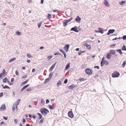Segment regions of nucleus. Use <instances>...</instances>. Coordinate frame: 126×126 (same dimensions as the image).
<instances>
[{
  "label": "nucleus",
  "instance_id": "nucleus-26",
  "mask_svg": "<svg viewBox=\"0 0 126 126\" xmlns=\"http://www.w3.org/2000/svg\"><path fill=\"white\" fill-rule=\"evenodd\" d=\"M37 114L39 116V119H40L42 118V115L40 113H37Z\"/></svg>",
  "mask_w": 126,
  "mask_h": 126
},
{
  "label": "nucleus",
  "instance_id": "nucleus-44",
  "mask_svg": "<svg viewBox=\"0 0 126 126\" xmlns=\"http://www.w3.org/2000/svg\"><path fill=\"white\" fill-rule=\"evenodd\" d=\"M27 75H24L22 77V79L26 78L27 77Z\"/></svg>",
  "mask_w": 126,
  "mask_h": 126
},
{
  "label": "nucleus",
  "instance_id": "nucleus-53",
  "mask_svg": "<svg viewBox=\"0 0 126 126\" xmlns=\"http://www.w3.org/2000/svg\"><path fill=\"white\" fill-rule=\"evenodd\" d=\"M14 121L15 122V124H17V119H15L14 120Z\"/></svg>",
  "mask_w": 126,
  "mask_h": 126
},
{
  "label": "nucleus",
  "instance_id": "nucleus-31",
  "mask_svg": "<svg viewBox=\"0 0 126 126\" xmlns=\"http://www.w3.org/2000/svg\"><path fill=\"white\" fill-rule=\"evenodd\" d=\"M5 125V123H4L3 121L1 122L0 124V126H4Z\"/></svg>",
  "mask_w": 126,
  "mask_h": 126
},
{
  "label": "nucleus",
  "instance_id": "nucleus-12",
  "mask_svg": "<svg viewBox=\"0 0 126 126\" xmlns=\"http://www.w3.org/2000/svg\"><path fill=\"white\" fill-rule=\"evenodd\" d=\"M70 46V45L68 44H66L65 45L63 49H69Z\"/></svg>",
  "mask_w": 126,
  "mask_h": 126
},
{
  "label": "nucleus",
  "instance_id": "nucleus-36",
  "mask_svg": "<svg viewBox=\"0 0 126 126\" xmlns=\"http://www.w3.org/2000/svg\"><path fill=\"white\" fill-rule=\"evenodd\" d=\"M42 21H41L38 24V27L39 28H40V26H41L42 24Z\"/></svg>",
  "mask_w": 126,
  "mask_h": 126
},
{
  "label": "nucleus",
  "instance_id": "nucleus-3",
  "mask_svg": "<svg viewBox=\"0 0 126 126\" xmlns=\"http://www.w3.org/2000/svg\"><path fill=\"white\" fill-rule=\"evenodd\" d=\"M72 19L73 18L71 17L70 19L66 20L63 23V26H66L67 25V23L70 22Z\"/></svg>",
  "mask_w": 126,
  "mask_h": 126
},
{
  "label": "nucleus",
  "instance_id": "nucleus-13",
  "mask_svg": "<svg viewBox=\"0 0 126 126\" xmlns=\"http://www.w3.org/2000/svg\"><path fill=\"white\" fill-rule=\"evenodd\" d=\"M110 54L114 55L115 54L116 52L114 50H110Z\"/></svg>",
  "mask_w": 126,
  "mask_h": 126
},
{
  "label": "nucleus",
  "instance_id": "nucleus-8",
  "mask_svg": "<svg viewBox=\"0 0 126 126\" xmlns=\"http://www.w3.org/2000/svg\"><path fill=\"white\" fill-rule=\"evenodd\" d=\"M81 19V18L78 16L76 18L75 20L77 22L79 23L80 22Z\"/></svg>",
  "mask_w": 126,
  "mask_h": 126
},
{
  "label": "nucleus",
  "instance_id": "nucleus-9",
  "mask_svg": "<svg viewBox=\"0 0 126 126\" xmlns=\"http://www.w3.org/2000/svg\"><path fill=\"white\" fill-rule=\"evenodd\" d=\"M76 87H77L76 85H75L74 84H72L70 86L68 87V88L70 90H72L73 88Z\"/></svg>",
  "mask_w": 126,
  "mask_h": 126
},
{
  "label": "nucleus",
  "instance_id": "nucleus-35",
  "mask_svg": "<svg viewBox=\"0 0 126 126\" xmlns=\"http://www.w3.org/2000/svg\"><path fill=\"white\" fill-rule=\"evenodd\" d=\"M62 84V82H61V81H59L57 83V87H58L59 86V85H61Z\"/></svg>",
  "mask_w": 126,
  "mask_h": 126
},
{
  "label": "nucleus",
  "instance_id": "nucleus-4",
  "mask_svg": "<svg viewBox=\"0 0 126 126\" xmlns=\"http://www.w3.org/2000/svg\"><path fill=\"white\" fill-rule=\"evenodd\" d=\"M40 109L42 110V112H44V113L46 114L49 112V110L45 108H41Z\"/></svg>",
  "mask_w": 126,
  "mask_h": 126
},
{
  "label": "nucleus",
  "instance_id": "nucleus-40",
  "mask_svg": "<svg viewBox=\"0 0 126 126\" xmlns=\"http://www.w3.org/2000/svg\"><path fill=\"white\" fill-rule=\"evenodd\" d=\"M16 34L18 35H20L21 34V32L18 31H17L16 32Z\"/></svg>",
  "mask_w": 126,
  "mask_h": 126
},
{
  "label": "nucleus",
  "instance_id": "nucleus-55",
  "mask_svg": "<svg viewBox=\"0 0 126 126\" xmlns=\"http://www.w3.org/2000/svg\"><path fill=\"white\" fill-rule=\"evenodd\" d=\"M12 109L13 111H14L15 110V107L14 105H13V106L12 107Z\"/></svg>",
  "mask_w": 126,
  "mask_h": 126
},
{
  "label": "nucleus",
  "instance_id": "nucleus-19",
  "mask_svg": "<svg viewBox=\"0 0 126 126\" xmlns=\"http://www.w3.org/2000/svg\"><path fill=\"white\" fill-rule=\"evenodd\" d=\"M50 79L49 78L46 79L44 82V84H46L50 80Z\"/></svg>",
  "mask_w": 126,
  "mask_h": 126
},
{
  "label": "nucleus",
  "instance_id": "nucleus-56",
  "mask_svg": "<svg viewBox=\"0 0 126 126\" xmlns=\"http://www.w3.org/2000/svg\"><path fill=\"white\" fill-rule=\"evenodd\" d=\"M17 106L18 105H15L16 109V111L18 110V107H17Z\"/></svg>",
  "mask_w": 126,
  "mask_h": 126
},
{
  "label": "nucleus",
  "instance_id": "nucleus-49",
  "mask_svg": "<svg viewBox=\"0 0 126 126\" xmlns=\"http://www.w3.org/2000/svg\"><path fill=\"white\" fill-rule=\"evenodd\" d=\"M26 88V87L24 86L21 89V91H22L23 90L25 89Z\"/></svg>",
  "mask_w": 126,
  "mask_h": 126
},
{
  "label": "nucleus",
  "instance_id": "nucleus-47",
  "mask_svg": "<svg viewBox=\"0 0 126 126\" xmlns=\"http://www.w3.org/2000/svg\"><path fill=\"white\" fill-rule=\"evenodd\" d=\"M3 75L4 74H3L2 73H0V78H2V77Z\"/></svg>",
  "mask_w": 126,
  "mask_h": 126
},
{
  "label": "nucleus",
  "instance_id": "nucleus-62",
  "mask_svg": "<svg viewBox=\"0 0 126 126\" xmlns=\"http://www.w3.org/2000/svg\"><path fill=\"white\" fill-rule=\"evenodd\" d=\"M22 122L24 124V123L26 122V120L25 119L23 118V119Z\"/></svg>",
  "mask_w": 126,
  "mask_h": 126
},
{
  "label": "nucleus",
  "instance_id": "nucleus-21",
  "mask_svg": "<svg viewBox=\"0 0 126 126\" xmlns=\"http://www.w3.org/2000/svg\"><path fill=\"white\" fill-rule=\"evenodd\" d=\"M110 53H108L107 55V57L108 59H110Z\"/></svg>",
  "mask_w": 126,
  "mask_h": 126
},
{
  "label": "nucleus",
  "instance_id": "nucleus-39",
  "mask_svg": "<svg viewBox=\"0 0 126 126\" xmlns=\"http://www.w3.org/2000/svg\"><path fill=\"white\" fill-rule=\"evenodd\" d=\"M120 4L121 5H122L123 4H124V3H125V1H121V2H120Z\"/></svg>",
  "mask_w": 126,
  "mask_h": 126
},
{
  "label": "nucleus",
  "instance_id": "nucleus-27",
  "mask_svg": "<svg viewBox=\"0 0 126 126\" xmlns=\"http://www.w3.org/2000/svg\"><path fill=\"white\" fill-rule=\"evenodd\" d=\"M28 81V80L25 81L24 82H23L21 84V85H22L26 84Z\"/></svg>",
  "mask_w": 126,
  "mask_h": 126
},
{
  "label": "nucleus",
  "instance_id": "nucleus-6",
  "mask_svg": "<svg viewBox=\"0 0 126 126\" xmlns=\"http://www.w3.org/2000/svg\"><path fill=\"white\" fill-rule=\"evenodd\" d=\"M77 28L78 27L76 26H75L74 27L72 28L70 31H73L76 32H78L79 31L77 29Z\"/></svg>",
  "mask_w": 126,
  "mask_h": 126
},
{
  "label": "nucleus",
  "instance_id": "nucleus-30",
  "mask_svg": "<svg viewBox=\"0 0 126 126\" xmlns=\"http://www.w3.org/2000/svg\"><path fill=\"white\" fill-rule=\"evenodd\" d=\"M48 107L50 109L54 110V109L53 107L51 105H49Z\"/></svg>",
  "mask_w": 126,
  "mask_h": 126
},
{
  "label": "nucleus",
  "instance_id": "nucleus-58",
  "mask_svg": "<svg viewBox=\"0 0 126 126\" xmlns=\"http://www.w3.org/2000/svg\"><path fill=\"white\" fill-rule=\"evenodd\" d=\"M52 57V56H48L47 57V58L49 59H51Z\"/></svg>",
  "mask_w": 126,
  "mask_h": 126
},
{
  "label": "nucleus",
  "instance_id": "nucleus-50",
  "mask_svg": "<svg viewBox=\"0 0 126 126\" xmlns=\"http://www.w3.org/2000/svg\"><path fill=\"white\" fill-rule=\"evenodd\" d=\"M27 56L29 58H31L32 57V56L29 53H28L27 54Z\"/></svg>",
  "mask_w": 126,
  "mask_h": 126
},
{
  "label": "nucleus",
  "instance_id": "nucleus-10",
  "mask_svg": "<svg viewBox=\"0 0 126 126\" xmlns=\"http://www.w3.org/2000/svg\"><path fill=\"white\" fill-rule=\"evenodd\" d=\"M56 63V62L55 63L53 64L51 67L49 69V71H51L54 68L55 66Z\"/></svg>",
  "mask_w": 126,
  "mask_h": 126
},
{
  "label": "nucleus",
  "instance_id": "nucleus-17",
  "mask_svg": "<svg viewBox=\"0 0 126 126\" xmlns=\"http://www.w3.org/2000/svg\"><path fill=\"white\" fill-rule=\"evenodd\" d=\"M78 80L80 81H84L86 80L87 79H85L83 78H79V79H78Z\"/></svg>",
  "mask_w": 126,
  "mask_h": 126
},
{
  "label": "nucleus",
  "instance_id": "nucleus-24",
  "mask_svg": "<svg viewBox=\"0 0 126 126\" xmlns=\"http://www.w3.org/2000/svg\"><path fill=\"white\" fill-rule=\"evenodd\" d=\"M16 59V58H12L10 60L9 62L10 63H11L13 61L15 60Z\"/></svg>",
  "mask_w": 126,
  "mask_h": 126
},
{
  "label": "nucleus",
  "instance_id": "nucleus-51",
  "mask_svg": "<svg viewBox=\"0 0 126 126\" xmlns=\"http://www.w3.org/2000/svg\"><path fill=\"white\" fill-rule=\"evenodd\" d=\"M31 88H30V87H29V88H28L27 89H26V91H31Z\"/></svg>",
  "mask_w": 126,
  "mask_h": 126
},
{
  "label": "nucleus",
  "instance_id": "nucleus-7",
  "mask_svg": "<svg viewBox=\"0 0 126 126\" xmlns=\"http://www.w3.org/2000/svg\"><path fill=\"white\" fill-rule=\"evenodd\" d=\"M115 31V30L114 29H110L108 30V32L107 34L109 35L110 34L113 33Z\"/></svg>",
  "mask_w": 126,
  "mask_h": 126
},
{
  "label": "nucleus",
  "instance_id": "nucleus-63",
  "mask_svg": "<svg viewBox=\"0 0 126 126\" xmlns=\"http://www.w3.org/2000/svg\"><path fill=\"white\" fill-rule=\"evenodd\" d=\"M14 78H12L11 79V82L12 83L14 81Z\"/></svg>",
  "mask_w": 126,
  "mask_h": 126
},
{
  "label": "nucleus",
  "instance_id": "nucleus-32",
  "mask_svg": "<svg viewBox=\"0 0 126 126\" xmlns=\"http://www.w3.org/2000/svg\"><path fill=\"white\" fill-rule=\"evenodd\" d=\"M85 52V51H79L78 52V54L80 55L82 53Z\"/></svg>",
  "mask_w": 126,
  "mask_h": 126
},
{
  "label": "nucleus",
  "instance_id": "nucleus-14",
  "mask_svg": "<svg viewBox=\"0 0 126 126\" xmlns=\"http://www.w3.org/2000/svg\"><path fill=\"white\" fill-rule=\"evenodd\" d=\"M70 63H68L66 65L65 69V70H67L70 67Z\"/></svg>",
  "mask_w": 126,
  "mask_h": 126
},
{
  "label": "nucleus",
  "instance_id": "nucleus-37",
  "mask_svg": "<svg viewBox=\"0 0 126 126\" xmlns=\"http://www.w3.org/2000/svg\"><path fill=\"white\" fill-rule=\"evenodd\" d=\"M126 64V61H125L123 62V63L122 65L123 67H125V66Z\"/></svg>",
  "mask_w": 126,
  "mask_h": 126
},
{
  "label": "nucleus",
  "instance_id": "nucleus-20",
  "mask_svg": "<svg viewBox=\"0 0 126 126\" xmlns=\"http://www.w3.org/2000/svg\"><path fill=\"white\" fill-rule=\"evenodd\" d=\"M122 49L123 50H125L126 51V46L125 45H124L122 48Z\"/></svg>",
  "mask_w": 126,
  "mask_h": 126
},
{
  "label": "nucleus",
  "instance_id": "nucleus-25",
  "mask_svg": "<svg viewBox=\"0 0 126 126\" xmlns=\"http://www.w3.org/2000/svg\"><path fill=\"white\" fill-rule=\"evenodd\" d=\"M59 55L61 56H63V55L61 53L59 52H56L54 54V55L55 56L57 55Z\"/></svg>",
  "mask_w": 126,
  "mask_h": 126
},
{
  "label": "nucleus",
  "instance_id": "nucleus-52",
  "mask_svg": "<svg viewBox=\"0 0 126 126\" xmlns=\"http://www.w3.org/2000/svg\"><path fill=\"white\" fill-rule=\"evenodd\" d=\"M12 92L13 94V97H15V93L14 91V90H12Z\"/></svg>",
  "mask_w": 126,
  "mask_h": 126
},
{
  "label": "nucleus",
  "instance_id": "nucleus-41",
  "mask_svg": "<svg viewBox=\"0 0 126 126\" xmlns=\"http://www.w3.org/2000/svg\"><path fill=\"white\" fill-rule=\"evenodd\" d=\"M41 104H42V105L44 104L45 103V102L44 100L42 98L41 99Z\"/></svg>",
  "mask_w": 126,
  "mask_h": 126
},
{
  "label": "nucleus",
  "instance_id": "nucleus-60",
  "mask_svg": "<svg viewBox=\"0 0 126 126\" xmlns=\"http://www.w3.org/2000/svg\"><path fill=\"white\" fill-rule=\"evenodd\" d=\"M5 70L4 69L3 70L2 73L4 75L5 74Z\"/></svg>",
  "mask_w": 126,
  "mask_h": 126
},
{
  "label": "nucleus",
  "instance_id": "nucleus-22",
  "mask_svg": "<svg viewBox=\"0 0 126 126\" xmlns=\"http://www.w3.org/2000/svg\"><path fill=\"white\" fill-rule=\"evenodd\" d=\"M104 57H103L102 59V60L101 62V66H103V61L104 60Z\"/></svg>",
  "mask_w": 126,
  "mask_h": 126
},
{
  "label": "nucleus",
  "instance_id": "nucleus-34",
  "mask_svg": "<svg viewBox=\"0 0 126 126\" xmlns=\"http://www.w3.org/2000/svg\"><path fill=\"white\" fill-rule=\"evenodd\" d=\"M8 80L7 78H5L3 80V81L5 83Z\"/></svg>",
  "mask_w": 126,
  "mask_h": 126
},
{
  "label": "nucleus",
  "instance_id": "nucleus-5",
  "mask_svg": "<svg viewBox=\"0 0 126 126\" xmlns=\"http://www.w3.org/2000/svg\"><path fill=\"white\" fill-rule=\"evenodd\" d=\"M68 116L70 118H73L74 117V115L72 111H69L68 112Z\"/></svg>",
  "mask_w": 126,
  "mask_h": 126
},
{
  "label": "nucleus",
  "instance_id": "nucleus-38",
  "mask_svg": "<svg viewBox=\"0 0 126 126\" xmlns=\"http://www.w3.org/2000/svg\"><path fill=\"white\" fill-rule=\"evenodd\" d=\"M52 75H53V73L51 72V73H50V74H49V78H50V79H51L52 76Z\"/></svg>",
  "mask_w": 126,
  "mask_h": 126
},
{
  "label": "nucleus",
  "instance_id": "nucleus-15",
  "mask_svg": "<svg viewBox=\"0 0 126 126\" xmlns=\"http://www.w3.org/2000/svg\"><path fill=\"white\" fill-rule=\"evenodd\" d=\"M104 2V4L106 6L108 7L109 6V4L107 0H105Z\"/></svg>",
  "mask_w": 126,
  "mask_h": 126
},
{
  "label": "nucleus",
  "instance_id": "nucleus-57",
  "mask_svg": "<svg viewBox=\"0 0 126 126\" xmlns=\"http://www.w3.org/2000/svg\"><path fill=\"white\" fill-rule=\"evenodd\" d=\"M3 118L5 120H7L8 119V117H7L3 116Z\"/></svg>",
  "mask_w": 126,
  "mask_h": 126
},
{
  "label": "nucleus",
  "instance_id": "nucleus-59",
  "mask_svg": "<svg viewBox=\"0 0 126 126\" xmlns=\"http://www.w3.org/2000/svg\"><path fill=\"white\" fill-rule=\"evenodd\" d=\"M15 74L16 75H18V73L17 70H16L15 71Z\"/></svg>",
  "mask_w": 126,
  "mask_h": 126
},
{
  "label": "nucleus",
  "instance_id": "nucleus-45",
  "mask_svg": "<svg viewBox=\"0 0 126 126\" xmlns=\"http://www.w3.org/2000/svg\"><path fill=\"white\" fill-rule=\"evenodd\" d=\"M122 38L124 40H125L126 39V35H125L123 36L122 37Z\"/></svg>",
  "mask_w": 126,
  "mask_h": 126
},
{
  "label": "nucleus",
  "instance_id": "nucleus-1",
  "mask_svg": "<svg viewBox=\"0 0 126 126\" xmlns=\"http://www.w3.org/2000/svg\"><path fill=\"white\" fill-rule=\"evenodd\" d=\"M85 72L86 74L89 75H91L92 73V70L89 68H86L85 69Z\"/></svg>",
  "mask_w": 126,
  "mask_h": 126
},
{
  "label": "nucleus",
  "instance_id": "nucleus-64",
  "mask_svg": "<svg viewBox=\"0 0 126 126\" xmlns=\"http://www.w3.org/2000/svg\"><path fill=\"white\" fill-rule=\"evenodd\" d=\"M3 93H0V97H1V96H2L3 95Z\"/></svg>",
  "mask_w": 126,
  "mask_h": 126
},
{
  "label": "nucleus",
  "instance_id": "nucleus-16",
  "mask_svg": "<svg viewBox=\"0 0 126 126\" xmlns=\"http://www.w3.org/2000/svg\"><path fill=\"white\" fill-rule=\"evenodd\" d=\"M98 29L99 30V31L100 33H101L102 34H103L104 33V31L103 29L101 28H98Z\"/></svg>",
  "mask_w": 126,
  "mask_h": 126
},
{
  "label": "nucleus",
  "instance_id": "nucleus-28",
  "mask_svg": "<svg viewBox=\"0 0 126 126\" xmlns=\"http://www.w3.org/2000/svg\"><path fill=\"white\" fill-rule=\"evenodd\" d=\"M52 16V15L50 14H48V16H47V18L48 19H49L50 18H51Z\"/></svg>",
  "mask_w": 126,
  "mask_h": 126
},
{
  "label": "nucleus",
  "instance_id": "nucleus-18",
  "mask_svg": "<svg viewBox=\"0 0 126 126\" xmlns=\"http://www.w3.org/2000/svg\"><path fill=\"white\" fill-rule=\"evenodd\" d=\"M109 64V62L107 61L104 60L103 61V66L104 64H105L106 65H108Z\"/></svg>",
  "mask_w": 126,
  "mask_h": 126
},
{
  "label": "nucleus",
  "instance_id": "nucleus-2",
  "mask_svg": "<svg viewBox=\"0 0 126 126\" xmlns=\"http://www.w3.org/2000/svg\"><path fill=\"white\" fill-rule=\"evenodd\" d=\"M119 73L117 72H114L112 75V77L113 78L118 77L119 76Z\"/></svg>",
  "mask_w": 126,
  "mask_h": 126
},
{
  "label": "nucleus",
  "instance_id": "nucleus-43",
  "mask_svg": "<svg viewBox=\"0 0 126 126\" xmlns=\"http://www.w3.org/2000/svg\"><path fill=\"white\" fill-rule=\"evenodd\" d=\"M44 121V118H42L40 121L39 122V124L42 123Z\"/></svg>",
  "mask_w": 126,
  "mask_h": 126
},
{
  "label": "nucleus",
  "instance_id": "nucleus-46",
  "mask_svg": "<svg viewBox=\"0 0 126 126\" xmlns=\"http://www.w3.org/2000/svg\"><path fill=\"white\" fill-rule=\"evenodd\" d=\"M68 82V79H65L64 82V83L65 84H66Z\"/></svg>",
  "mask_w": 126,
  "mask_h": 126
},
{
  "label": "nucleus",
  "instance_id": "nucleus-11",
  "mask_svg": "<svg viewBox=\"0 0 126 126\" xmlns=\"http://www.w3.org/2000/svg\"><path fill=\"white\" fill-rule=\"evenodd\" d=\"M6 107L5 105H2L0 108V111L1 110H5Z\"/></svg>",
  "mask_w": 126,
  "mask_h": 126
},
{
  "label": "nucleus",
  "instance_id": "nucleus-61",
  "mask_svg": "<svg viewBox=\"0 0 126 126\" xmlns=\"http://www.w3.org/2000/svg\"><path fill=\"white\" fill-rule=\"evenodd\" d=\"M49 102V101L48 99H47L46 101V103L48 104Z\"/></svg>",
  "mask_w": 126,
  "mask_h": 126
},
{
  "label": "nucleus",
  "instance_id": "nucleus-42",
  "mask_svg": "<svg viewBox=\"0 0 126 126\" xmlns=\"http://www.w3.org/2000/svg\"><path fill=\"white\" fill-rule=\"evenodd\" d=\"M60 51L62 52L63 54L65 52L63 51V50L62 49H59Z\"/></svg>",
  "mask_w": 126,
  "mask_h": 126
},
{
  "label": "nucleus",
  "instance_id": "nucleus-54",
  "mask_svg": "<svg viewBox=\"0 0 126 126\" xmlns=\"http://www.w3.org/2000/svg\"><path fill=\"white\" fill-rule=\"evenodd\" d=\"M94 68H96L97 69H99V67L98 66H95L94 67Z\"/></svg>",
  "mask_w": 126,
  "mask_h": 126
},
{
  "label": "nucleus",
  "instance_id": "nucleus-33",
  "mask_svg": "<svg viewBox=\"0 0 126 126\" xmlns=\"http://www.w3.org/2000/svg\"><path fill=\"white\" fill-rule=\"evenodd\" d=\"M20 101V99H18L16 101V104L15 105H18L19 104V103Z\"/></svg>",
  "mask_w": 126,
  "mask_h": 126
},
{
  "label": "nucleus",
  "instance_id": "nucleus-23",
  "mask_svg": "<svg viewBox=\"0 0 126 126\" xmlns=\"http://www.w3.org/2000/svg\"><path fill=\"white\" fill-rule=\"evenodd\" d=\"M117 52H119L121 55L122 54V52L121 49H117L116 50Z\"/></svg>",
  "mask_w": 126,
  "mask_h": 126
},
{
  "label": "nucleus",
  "instance_id": "nucleus-29",
  "mask_svg": "<svg viewBox=\"0 0 126 126\" xmlns=\"http://www.w3.org/2000/svg\"><path fill=\"white\" fill-rule=\"evenodd\" d=\"M3 88L4 89H10V88L7 85H5L4 87H3Z\"/></svg>",
  "mask_w": 126,
  "mask_h": 126
},
{
  "label": "nucleus",
  "instance_id": "nucleus-48",
  "mask_svg": "<svg viewBox=\"0 0 126 126\" xmlns=\"http://www.w3.org/2000/svg\"><path fill=\"white\" fill-rule=\"evenodd\" d=\"M88 49H90L91 48V47L90 46L88 45V46L86 47Z\"/></svg>",
  "mask_w": 126,
  "mask_h": 126
}]
</instances>
